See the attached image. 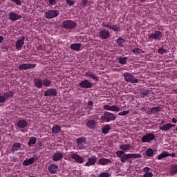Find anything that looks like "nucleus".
I'll return each instance as SVG.
<instances>
[{
	"mask_svg": "<svg viewBox=\"0 0 177 177\" xmlns=\"http://www.w3.org/2000/svg\"><path fill=\"white\" fill-rule=\"evenodd\" d=\"M117 118L114 113H111L110 112L105 111L104 112V115L102 116V121H104L105 122H110V121H114Z\"/></svg>",
	"mask_w": 177,
	"mask_h": 177,
	"instance_id": "1",
	"label": "nucleus"
},
{
	"mask_svg": "<svg viewBox=\"0 0 177 177\" xmlns=\"http://www.w3.org/2000/svg\"><path fill=\"white\" fill-rule=\"evenodd\" d=\"M59 15V10H49L44 13V17H46V19H48V20H50L51 19H55V17H57Z\"/></svg>",
	"mask_w": 177,
	"mask_h": 177,
	"instance_id": "2",
	"label": "nucleus"
},
{
	"mask_svg": "<svg viewBox=\"0 0 177 177\" xmlns=\"http://www.w3.org/2000/svg\"><path fill=\"white\" fill-rule=\"evenodd\" d=\"M141 157L142 155L140 153H124V156L120 158V161L121 162H125V161H127L129 158H140Z\"/></svg>",
	"mask_w": 177,
	"mask_h": 177,
	"instance_id": "3",
	"label": "nucleus"
},
{
	"mask_svg": "<svg viewBox=\"0 0 177 177\" xmlns=\"http://www.w3.org/2000/svg\"><path fill=\"white\" fill-rule=\"evenodd\" d=\"M123 77L127 82H131V84H138L139 80L135 79L133 75L129 73H124Z\"/></svg>",
	"mask_w": 177,
	"mask_h": 177,
	"instance_id": "4",
	"label": "nucleus"
},
{
	"mask_svg": "<svg viewBox=\"0 0 177 177\" xmlns=\"http://www.w3.org/2000/svg\"><path fill=\"white\" fill-rule=\"evenodd\" d=\"M77 26V23L73 21L72 20L64 21L62 23V27L66 30L75 28Z\"/></svg>",
	"mask_w": 177,
	"mask_h": 177,
	"instance_id": "5",
	"label": "nucleus"
},
{
	"mask_svg": "<svg viewBox=\"0 0 177 177\" xmlns=\"http://www.w3.org/2000/svg\"><path fill=\"white\" fill-rule=\"evenodd\" d=\"M148 38L149 39L160 41V39L162 38V33L160 31H155L154 33L150 34Z\"/></svg>",
	"mask_w": 177,
	"mask_h": 177,
	"instance_id": "6",
	"label": "nucleus"
},
{
	"mask_svg": "<svg viewBox=\"0 0 177 177\" xmlns=\"http://www.w3.org/2000/svg\"><path fill=\"white\" fill-rule=\"evenodd\" d=\"M93 85V84H92V82H89L88 80H82L79 84V86H80V88H84L85 89L92 88Z\"/></svg>",
	"mask_w": 177,
	"mask_h": 177,
	"instance_id": "7",
	"label": "nucleus"
},
{
	"mask_svg": "<svg viewBox=\"0 0 177 177\" xmlns=\"http://www.w3.org/2000/svg\"><path fill=\"white\" fill-rule=\"evenodd\" d=\"M155 138H156V136H154V134H153L151 133H149L146 134L145 136H144L142 138L141 141L143 143H146V142H151V140H154Z\"/></svg>",
	"mask_w": 177,
	"mask_h": 177,
	"instance_id": "8",
	"label": "nucleus"
},
{
	"mask_svg": "<svg viewBox=\"0 0 177 177\" xmlns=\"http://www.w3.org/2000/svg\"><path fill=\"white\" fill-rule=\"evenodd\" d=\"M37 64H24L19 66V70H28L30 68H35Z\"/></svg>",
	"mask_w": 177,
	"mask_h": 177,
	"instance_id": "9",
	"label": "nucleus"
},
{
	"mask_svg": "<svg viewBox=\"0 0 177 177\" xmlns=\"http://www.w3.org/2000/svg\"><path fill=\"white\" fill-rule=\"evenodd\" d=\"M102 27H106V28H109L110 30H113V31H120V26H118V25L111 26L109 24L103 22L102 24Z\"/></svg>",
	"mask_w": 177,
	"mask_h": 177,
	"instance_id": "10",
	"label": "nucleus"
},
{
	"mask_svg": "<svg viewBox=\"0 0 177 177\" xmlns=\"http://www.w3.org/2000/svg\"><path fill=\"white\" fill-rule=\"evenodd\" d=\"M97 161V158L95 156H92L88 158V162L85 164L86 167H91V165H95Z\"/></svg>",
	"mask_w": 177,
	"mask_h": 177,
	"instance_id": "11",
	"label": "nucleus"
},
{
	"mask_svg": "<svg viewBox=\"0 0 177 177\" xmlns=\"http://www.w3.org/2000/svg\"><path fill=\"white\" fill-rule=\"evenodd\" d=\"M71 158H73V160H75L76 162H78L79 164H82L84 161H85V160L82 157L75 153H73L71 155Z\"/></svg>",
	"mask_w": 177,
	"mask_h": 177,
	"instance_id": "12",
	"label": "nucleus"
},
{
	"mask_svg": "<svg viewBox=\"0 0 177 177\" xmlns=\"http://www.w3.org/2000/svg\"><path fill=\"white\" fill-rule=\"evenodd\" d=\"M8 16L11 21H16V20H20L21 19V15H19L15 12H10Z\"/></svg>",
	"mask_w": 177,
	"mask_h": 177,
	"instance_id": "13",
	"label": "nucleus"
},
{
	"mask_svg": "<svg viewBox=\"0 0 177 177\" xmlns=\"http://www.w3.org/2000/svg\"><path fill=\"white\" fill-rule=\"evenodd\" d=\"M57 95V91H56V89L55 88H50L45 91L44 96H56Z\"/></svg>",
	"mask_w": 177,
	"mask_h": 177,
	"instance_id": "14",
	"label": "nucleus"
},
{
	"mask_svg": "<svg viewBox=\"0 0 177 177\" xmlns=\"http://www.w3.org/2000/svg\"><path fill=\"white\" fill-rule=\"evenodd\" d=\"M100 37L102 39H107L110 37V32L107 30H102L100 32Z\"/></svg>",
	"mask_w": 177,
	"mask_h": 177,
	"instance_id": "15",
	"label": "nucleus"
},
{
	"mask_svg": "<svg viewBox=\"0 0 177 177\" xmlns=\"http://www.w3.org/2000/svg\"><path fill=\"white\" fill-rule=\"evenodd\" d=\"M174 127H175V124H172L171 123H167V124H163L162 126L160 127L159 129H160V131H169V129H171V128H174Z\"/></svg>",
	"mask_w": 177,
	"mask_h": 177,
	"instance_id": "16",
	"label": "nucleus"
},
{
	"mask_svg": "<svg viewBox=\"0 0 177 177\" xmlns=\"http://www.w3.org/2000/svg\"><path fill=\"white\" fill-rule=\"evenodd\" d=\"M26 39V37L22 36L21 39H19L16 42V48L20 49L23 48V45H24V40Z\"/></svg>",
	"mask_w": 177,
	"mask_h": 177,
	"instance_id": "17",
	"label": "nucleus"
},
{
	"mask_svg": "<svg viewBox=\"0 0 177 177\" xmlns=\"http://www.w3.org/2000/svg\"><path fill=\"white\" fill-rule=\"evenodd\" d=\"M104 110H108L111 111H120V107L117 106V105H104Z\"/></svg>",
	"mask_w": 177,
	"mask_h": 177,
	"instance_id": "18",
	"label": "nucleus"
},
{
	"mask_svg": "<svg viewBox=\"0 0 177 177\" xmlns=\"http://www.w3.org/2000/svg\"><path fill=\"white\" fill-rule=\"evenodd\" d=\"M35 162V158H30L29 159L25 160L23 162L22 165L24 167H28V165H31Z\"/></svg>",
	"mask_w": 177,
	"mask_h": 177,
	"instance_id": "19",
	"label": "nucleus"
},
{
	"mask_svg": "<svg viewBox=\"0 0 177 177\" xmlns=\"http://www.w3.org/2000/svg\"><path fill=\"white\" fill-rule=\"evenodd\" d=\"M57 169H59L57 165L53 164L48 167V171L50 174H56Z\"/></svg>",
	"mask_w": 177,
	"mask_h": 177,
	"instance_id": "20",
	"label": "nucleus"
},
{
	"mask_svg": "<svg viewBox=\"0 0 177 177\" xmlns=\"http://www.w3.org/2000/svg\"><path fill=\"white\" fill-rule=\"evenodd\" d=\"M63 158V153L57 152L55 153L53 156V161H60Z\"/></svg>",
	"mask_w": 177,
	"mask_h": 177,
	"instance_id": "21",
	"label": "nucleus"
},
{
	"mask_svg": "<svg viewBox=\"0 0 177 177\" xmlns=\"http://www.w3.org/2000/svg\"><path fill=\"white\" fill-rule=\"evenodd\" d=\"M17 125L18 128H26L28 125V123L24 120H21L18 121Z\"/></svg>",
	"mask_w": 177,
	"mask_h": 177,
	"instance_id": "22",
	"label": "nucleus"
},
{
	"mask_svg": "<svg viewBox=\"0 0 177 177\" xmlns=\"http://www.w3.org/2000/svg\"><path fill=\"white\" fill-rule=\"evenodd\" d=\"M35 86H37V88H41L43 86L42 80L41 79L35 78L33 80Z\"/></svg>",
	"mask_w": 177,
	"mask_h": 177,
	"instance_id": "23",
	"label": "nucleus"
},
{
	"mask_svg": "<svg viewBox=\"0 0 177 177\" xmlns=\"http://www.w3.org/2000/svg\"><path fill=\"white\" fill-rule=\"evenodd\" d=\"M98 162L100 165H106V164H111V160L110 159L100 158Z\"/></svg>",
	"mask_w": 177,
	"mask_h": 177,
	"instance_id": "24",
	"label": "nucleus"
},
{
	"mask_svg": "<svg viewBox=\"0 0 177 177\" xmlns=\"http://www.w3.org/2000/svg\"><path fill=\"white\" fill-rule=\"evenodd\" d=\"M81 46H82V44H80V43H76V44H73L71 45V49H72V50H80V49H81Z\"/></svg>",
	"mask_w": 177,
	"mask_h": 177,
	"instance_id": "25",
	"label": "nucleus"
},
{
	"mask_svg": "<svg viewBox=\"0 0 177 177\" xmlns=\"http://www.w3.org/2000/svg\"><path fill=\"white\" fill-rule=\"evenodd\" d=\"M86 125L88 128H91L92 129V128H95V127H96V122L93 120H90L86 122Z\"/></svg>",
	"mask_w": 177,
	"mask_h": 177,
	"instance_id": "26",
	"label": "nucleus"
},
{
	"mask_svg": "<svg viewBox=\"0 0 177 177\" xmlns=\"http://www.w3.org/2000/svg\"><path fill=\"white\" fill-rule=\"evenodd\" d=\"M52 132L53 133H59L60 132V131H62V127L59 125V124H57L54 127H53L52 128Z\"/></svg>",
	"mask_w": 177,
	"mask_h": 177,
	"instance_id": "27",
	"label": "nucleus"
},
{
	"mask_svg": "<svg viewBox=\"0 0 177 177\" xmlns=\"http://www.w3.org/2000/svg\"><path fill=\"white\" fill-rule=\"evenodd\" d=\"M20 147H21V144L19 142H16L12 145L11 151L12 153H14V151H17V150L20 149Z\"/></svg>",
	"mask_w": 177,
	"mask_h": 177,
	"instance_id": "28",
	"label": "nucleus"
},
{
	"mask_svg": "<svg viewBox=\"0 0 177 177\" xmlns=\"http://www.w3.org/2000/svg\"><path fill=\"white\" fill-rule=\"evenodd\" d=\"M85 75L86 77H90L91 78H92L93 80H95V81H99V77L91 72L86 73Z\"/></svg>",
	"mask_w": 177,
	"mask_h": 177,
	"instance_id": "29",
	"label": "nucleus"
},
{
	"mask_svg": "<svg viewBox=\"0 0 177 177\" xmlns=\"http://www.w3.org/2000/svg\"><path fill=\"white\" fill-rule=\"evenodd\" d=\"M110 129H111V126H110V124L105 125L102 129V133H104V135H106V133H109V131H110Z\"/></svg>",
	"mask_w": 177,
	"mask_h": 177,
	"instance_id": "30",
	"label": "nucleus"
},
{
	"mask_svg": "<svg viewBox=\"0 0 177 177\" xmlns=\"http://www.w3.org/2000/svg\"><path fill=\"white\" fill-rule=\"evenodd\" d=\"M120 149L123 150V151H127V150H129V149H131V144H124L122 145H120Z\"/></svg>",
	"mask_w": 177,
	"mask_h": 177,
	"instance_id": "31",
	"label": "nucleus"
},
{
	"mask_svg": "<svg viewBox=\"0 0 177 177\" xmlns=\"http://www.w3.org/2000/svg\"><path fill=\"white\" fill-rule=\"evenodd\" d=\"M37 143V138L35 137H30L29 138V141L28 142V146H32V145H35Z\"/></svg>",
	"mask_w": 177,
	"mask_h": 177,
	"instance_id": "32",
	"label": "nucleus"
},
{
	"mask_svg": "<svg viewBox=\"0 0 177 177\" xmlns=\"http://www.w3.org/2000/svg\"><path fill=\"white\" fill-rule=\"evenodd\" d=\"M165 157H169V153L168 151H164L158 156V160H162V158H165Z\"/></svg>",
	"mask_w": 177,
	"mask_h": 177,
	"instance_id": "33",
	"label": "nucleus"
},
{
	"mask_svg": "<svg viewBox=\"0 0 177 177\" xmlns=\"http://www.w3.org/2000/svg\"><path fill=\"white\" fill-rule=\"evenodd\" d=\"M146 156H147V157H153V156H154V151L153 150V149H148L146 151Z\"/></svg>",
	"mask_w": 177,
	"mask_h": 177,
	"instance_id": "34",
	"label": "nucleus"
},
{
	"mask_svg": "<svg viewBox=\"0 0 177 177\" xmlns=\"http://www.w3.org/2000/svg\"><path fill=\"white\" fill-rule=\"evenodd\" d=\"M119 63H120V64H127V60H128V57H120L119 59Z\"/></svg>",
	"mask_w": 177,
	"mask_h": 177,
	"instance_id": "35",
	"label": "nucleus"
},
{
	"mask_svg": "<svg viewBox=\"0 0 177 177\" xmlns=\"http://www.w3.org/2000/svg\"><path fill=\"white\" fill-rule=\"evenodd\" d=\"M158 111H161V107H160V106L153 107L151 109V113H152L153 114L158 113Z\"/></svg>",
	"mask_w": 177,
	"mask_h": 177,
	"instance_id": "36",
	"label": "nucleus"
},
{
	"mask_svg": "<svg viewBox=\"0 0 177 177\" xmlns=\"http://www.w3.org/2000/svg\"><path fill=\"white\" fill-rule=\"evenodd\" d=\"M42 84L44 86H49V85H50V84H51V82H50V80L45 78V79H44Z\"/></svg>",
	"mask_w": 177,
	"mask_h": 177,
	"instance_id": "37",
	"label": "nucleus"
},
{
	"mask_svg": "<svg viewBox=\"0 0 177 177\" xmlns=\"http://www.w3.org/2000/svg\"><path fill=\"white\" fill-rule=\"evenodd\" d=\"M124 42H125V40L121 37H120L118 39V44L119 45V46H121L122 48V46H124Z\"/></svg>",
	"mask_w": 177,
	"mask_h": 177,
	"instance_id": "38",
	"label": "nucleus"
},
{
	"mask_svg": "<svg viewBox=\"0 0 177 177\" xmlns=\"http://www.w3.org/2000/svg\"><path fill=\"white\" fill-rule=\"evenodd\" d=\"M4 97L6 99H9V97H13V92L9 91L8 93H6L4 94Z\"/></svg>",
	"mask_w": 177,
	"mask_h": 177,
	"instance_id": "39",
	"label": "nucleus"
},
{
	"mask_svg": "<svg viewBox=\"0 0 177 177\" xmlns=\"http://www.w3.org/2000/svg\"><path fill=\"white\" fill-rule=\"evenodd\" d=\"M77 145H82V143H85L86 140L84 138H79L76 140Z\"/></svg>",
	"mask_w": 177,
	"mask_h": 177,
	"instance_id": "40",
	"label": "nucleus"
},
{
	"mask_svg": "<svg viewBox=\"0 0 177 177\" xmlns=\"http://www.w3.org/2000/svg\"><path fill=\"white\" fill-rule=\"evenodd\" d=\"M124 154H125V152H124V151H118L116 152V156L119 158H121L124 156Z\"/></svg>",
	"mask_w": 177,
	"mask_h": 177,
	"instance_id": "41",
	"label": "nucleus"
},
{
	"mask_svg": "<svg viewBox=\"0 0 177 177\" xmlns=\"http://www.w3.org/2000/svg\"><path fill=\"white\" fill-rule=\"evenodd\" d=\"M171 174H177V165H174L171 167Z\"/></svg>",
	"mask_w": 177,
	"mask_h": 177,
	"instance_id": "42",
	"label": "nucleus"
},
{
	"mask_svg": "<svg viewBox=\"0 0 177 177\" xmlns=\"http://www.w3.org/2000/svg\"><path fill=\"white\" fill-rule=\"evenodd\" d=\"M111 174H110L109 173H106V172L101 173L99 175V177H111Z\"/></svg>",
	"mask_w": 177,
	"mask_h": 177,
	"instance_id": "43",
	"label": "nucleus"
},
{
	"mask_svg": "<svg viewBox=\"0 0 177 177\" xmlns=\"http://www.w3.org/2000/svg\"><path fill=\"white\" fill-rule=\"evenodd\" d=\"M6 102V97L5 95H0V103H5ZM1 106V104H0Z\"/></svg>",
	"mask_w": 177,
	"mask_h": 177,
	"instance_id": "44",
	"label": "nucleus"
},
{
	"mask_svg": "<svg viewBox=\"0 0 177 177\" xmlns=\"http://www.w3.org/2000/svg\"><path fill=\"white\" fill-rule=\"evenodd\" d=\"M158 53H160V55H164V53H167V50L161 48L158 49Z\"/></svg>",
	"mask_w": 177,
	"mask_h": 177,
	"instance_id": "45",
	"label": "nucleus"
},
{
	"mask_svg": "<svg viewBox=\"0 0 177 177\" xmlns=\"http://www.w3.org/2000/svg\"><path fill=\"white\" fill-rule=\"evenodd\" d=\"M142 52V49L140 48H134L133 49V53H135V55H138Z\"/></svg>",
	"mask_w": 177,
	"mask_h": 177,
	"instance_id": "46",
	"label": "nucleus"
},
{
	"mask_svg": "<svg viewBox=\"0 0 177 177\" xmlns=\"http://www.w3.org/2000/svg\"><path fill=\"white\" fill-rule=\"evenodd\" d=\"M66 3L69 5V6H73V5H75V2L73 0H66Z\"/></svg>",
	"mask_w": 177,
	"mask_h": 177,
	"instance_id": "47",
	"label": "nucleus"
},
{
	"mask_svg": "<svg viewBox=\"0 0 177 177\" xmlns=\"http://www.w3.org/2000/svg\"><path fill=\"white\" fill-rule=\"evenodd\" d=\"M127 114H129V111H124L118 113V115H127Z\"/></svg>",
	"mask_w": 177,
	"mask_h": 177,
	"instance_id": "48",
	"label": "nucleus"
},
{
	"mask_svg": "<svg viewBox=\"0 0 177 177\" xmlns=\"http://www.w3.org/2000/svg\"><path fill=\"white\" fill-rule=\"evenodd\" d=\"M153 176V173L149 172V173H145L143 176V177H152Z\"/></svg>",
	"mask_w": 177,
	"mask_h": 177,
	"instance_id": "49",
	"label": "nucleus"
},
{
	"mask_svg": "<svg viewBox=\"0 0 177 177\" xmlns=\"http://www.w3.org/2000/svg\"><path fill=\"white\" fill-rule=\"evenodd\" d=\"M49 3L51 6H53V5H56L57 1L56 0H49Z\"/></svg>",
	"mask_w": 177,
	"mask_h": 177,
	"instance_id": "50",
	"label": "nucleus"
},
{
	"mask_svg": "<svg viewBox=\"0 0 177 177\" xmlns=\"http://www.w3.org/2000/svg\"><path fill=\"white\" fill-rule=\"evenodd\" d=\"M87 106L88 107H89V109H92V107L93 106V102L92 101L88 102Z\"/></svg>",
	"mask_w": 177,
	"mask_h": 177,
	"instance_id": "51",
	"label": "nucleus"
},
{
	"mask_svg": "<svg viewBox=\"0 0 177 177\" xmlns=\"http://www.w3.org/2000/svg\"><path fill=\"white\" fill-rule=\"evenodd\" d=\"M12 2H15L16 5H21V1L20 0H12Z\"/></svg>",
	"mask_w": 177,
	"mask_h": 177,
	"instance_id": "52",
	"label": "nucleus"
},
{
	"mask_svg": "<svg viewBox=\"0 0 177 177\" xmlns=\"http://www.w3.org/2000/svg\"><path fill=\"white\" fill-rule=\"evenodd\" d=\"M142 95L143 96H147V95H149V91H142Z\"/></svg>",
	"mask_w": 177,
	"mask_h": 177,
	"instance_id": "53",
	"label": "nucleus"
},
{
	"mask_svg": "<svg viewBox=\"0 0 177 177\" xmlns=\"http://www.w3.org/2000/svg\"><path fill=\"white\" fill-rule=\"evenodd\" d=\"M143 171L145 172V174H148L149 171H150V168L146 167L143 169Z\"/></svg>",
	"mask_w": 177,
	"mask_h": 177,
	"instance_id": "54",
	"label": "nucleus"
},
{
	"mask_svg": "<svg viewBox=\"0 0 177 177\" xmlns=\"http://www.w3.org/2000/svg\"><path fill=\"white\" fill-rule=\"evenodd\" d=\"M82 3L83 6H86V5L88 4V0H82Z\"/></svg>",
	"mask_w": 177,
	"mask_h": 177,
	"instance_id": "55",
	"label": "nucleus"
},
{
	"mask_svg": "<svg viewBox=\"0 0 177 177\" xmlns=\"http://www.w3.org/2000/svg\"><path fill=\"white\" fill-rule=\"evenodd\" d=\"M169 157H176V154L175 153H169Z\"/></svg>",
	"mask_w": 177,
	"mask_h": 177,
	"instance_id": "56",
	"label": "nucleus"
},
{
	"mask_svg": "<svg viewBox=\"0 0 177 177\" xmlns=\"http://www.w3.org/2000/svg\"><path fill=\"white\" fill-rule=\"evenodd\" d=\"M171 121H172L173 124H176V122H177V120H176V118H173L171 119Z\"/></svg>",
	"mask_w": 177,
	"mask_h": 177,
	"instance_id": "57",
	"label": "nucleus"
},
{
	"mask_svg": "<svg viewBox=\"0 0 177 177\" xmlns=\"http://www.w3.org/2000/svg\"><path fill=\"white\" fill-rule=\"evenodd\" d=\"M3 42V36H0V44H2Z\"/></svg>",
	"mask_w": 177,
	"mask_h": 177,
	"instance_id": "58",
	"label": "nucleus"
},
{
	"mask_svg": "<svg viewBox=\"0 0 177 177\" xmlns=\"http://www.w3.org/2000/svg\"><path fill=\"white\" fill-rule=\"evenodd\" d=\"M127 162H129V164H132V160H131V159H128L127 160Z\"/></svg>",
	"mask_w": 177,
	"mask_h": 177,
	"instance_id": "59",
	"label": "nucleus"
},
{
	"mask_svg": "<svg viewBox=\"0 0 177 177\" xmlns=\"http://www.w3.org/2000/svg\"><path fill=\"white\" fill-rule=\"evenodd\" d=\"M161 124H165V121L162 120Z\"/></svg>",
	"mask_w": 177,
	"mask_h": 177,
	"instance_id": "60",
	"label": "nucleus"
},
{
	"mask_svg": "<svg viewBox=\"0 0 177 177\" xmlns=\"http://www.w3.org/2000/svg\"><path fill=\"white\" fill-rule=\"evenodd\" d=\"M146 0H141V2H145Z\"/></svg>",
	"mask_w": 177,
	"mask_h": 177,
	"instance_id": "61",
	"label": "nucleus"
},
{
	"mask_svg": "<svg viewBox=\"0 0 177 177\" xmlns=\"http://www.w3.org/2000/svg\"><path fill=\"white\" fill-rule=\"evenodd\" d=\"M176 131H177V127H176Z\"/></svg>",
	"mask_w": 177,
	"mask_h": 177,
	"instance_id": "62",
	"label": "nucleus"
},
{
	"mask_svg": "<svg viewBox=\"0 0 177 177\" xmlns=\"http://www.w3.org/2000/svg\"><path fill=\"white\" fill-rule=\"evenodd\" d=\"M0 140H1V136H0Z\"/></svg>",
	"mask_w": 177,
	"mask_h": 177,
	"instance_id": "63",
	"label": "nucleus"
}]
</instances>
